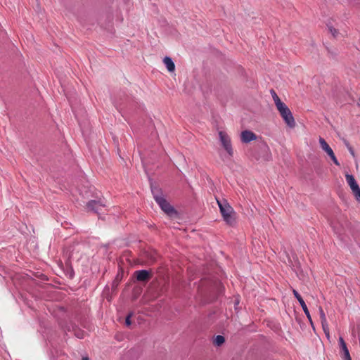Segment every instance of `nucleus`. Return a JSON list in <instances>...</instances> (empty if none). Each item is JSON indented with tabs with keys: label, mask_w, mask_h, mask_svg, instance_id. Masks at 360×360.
I'll return each mask as SVG.
<instances>
[{
	"label": "nucleus",
	"mask_w": 360,
	"mask_h": 360,
	"mask_svg": "<svg viewBox=\"0 0 360 360\" xmlns=\"http://www.w3.org/2000/svg\"><path fill=\"white\" fill-rule=\"evenodd\" d=\"M150 188L155 200L161 207L162 211H164V212H165L169 217L176 215V212L165 199L162 189L158 188V186H155L154 184H151Z\"/></svg>",
	"instance_id": "1"
},
{
	"label": "nucleus",
	"mask_w": 360,
	"mask_h": 360,
	"mask_svg": "<svg viewBox=\"0 0 360 360\" xmlns=\"http://www.w3.org/2000/svg\"><path fill=\"white\" fill-rule=\"evenodd\" d=\"M217 201L224 220L228 224L232 225L234 223V218L233 217V208L229 205L226 200H217Z\"/></svg>",
	"instance_id": "2"
},
{
	"label": "nucleus",
	"mask_w": 360,
	"mask_h": 360,
	"mask_svg": "<svg viewBox=\"0 0 360 360\" xmlns=\"http://www.w3.org/2000/svg\"><path fill=\"white\" fill-rule=\"evenodd\" d=\"M281 117L290 128L295 127V121L289 108L283 103L276 107Z\"/></svg>",
	"instance_id": "3"
},
{
	"label": "nucleus",
	"mask_w": 360,
	"mask_h": 360,
	"mask_svg": "<svg viewBox=\"0 0 360 360\" xmlns=\"http://www.w3.org/2000/svg\"><path fill=\"white\" fill-rule=\"evenodd\" d=\"M219 136L221 144L228 153L229 158L232 157L233 155V150L231 145V138L225 131H219Z\"/></svg>",
	"instance_id": "4"
},
{
	"label": "nucleus",
	"mask_w": 360,
	"mask_h": 360,
	"mask_svg": "<svg viewBox=\"0 0 360 360\" xmlns=\"http://www.w3.org/2000/svg\"><path fill=\"white\" fill-rule=\"evenodd\" d=\"M105 205L101 201L90 200L86 204L87 211H91L100 214L104 210Z\"/></svg>",
	"instance_id": "5"
},
{
	"label": "nucleus",
	"mask_w": 360,
	"mask_h": 360,
	"mask_svg": "<svg viewBox=\"0 0 360 360\" xmlns=\"http://www.w3.org/2000/svg\"><path fill=\"white\" fill-rule=\"evenodd\" d=\"M138 281L147 282L153 276L152 272L147 270H139L134 272Z\"/></svg>",
	"instance_id": "6"
},
{
	"label": "nucleus",
	"mask_w": 360,
	"mask_h": 360,
	"mask_svg": "<svg viewBox=\"0 0 360 360\" xmlns=\"http://www.w3.org/2000/svg\"><path fill=\"white\" fill-rule=\"evenodd\" d=\"M292 293L295 295V297L297 298L298 302H300V305H301V307H302V308L305 315L307 316V319L311 322V323H312V320H311V318L309 309H308V308H307V307L304 300L302 299L301 295L298 293V292L296 290L293 289L292 290Z\"/></svg>",
	"instance_id": "7"
},
{
	"label": "nucleus",
	"mask_w": 360,
	"mask_h": 360,
	"mask_svg": "<svg viewBox=\"0 0 360 360\" xmlns=\"http://www.w3.org/2000/svg\"><path fill=\"white\" fill-rule=\"evenodd\" d=\"M257 139V136L255 133L249 130H245L241 132L240 139L243 143H249Z\"/></svg>",
	"instance_id": "8"
},
{
	"label": "nucleus",
	"mask_w": 360,
	"mask_h": 360,
	"mask_svg": "<svg viewBox=\"0 0 360 360\" xmlns=\"http://www.w3.org/2000/svg\"><path fill=\"white\" fill-rule=\"evenodd\" d=\"M348 183L356 200L360 202V187L357 181H348Z\"/></svg>",
	"instance_id": "9"
},
{
	"label": "nucleus",
	"mask_w": 360,
	"mask_h": 360,
	"mask_svg": "<svg viewBox=\"0 0 360 360\" xmlns=\"http://www.w3.org/2000/svg\"><path fill=\"white\" fill-rule=\"evenodd\" d=\"M339 344L342 351L343 352L342 358L345 360H352L347 345L342 337L339 338Z\"/></svg>",
	"instance_id": "10"
},
{
	"label": "nucleus",
	"mask_w": 360,
	"mask_h": 360,
	"mask_svg": "<svg viewBox=\"0 0 360 360\" xmlns=\"http://www.w3.org/2000/svg\"><path fill=\"white\" fill-rule=\"evenodd\" d=\"M321 148L323 150H324L328 156L333 155L334 153L332 148L329 146V145L327 143V142L325 141V139L322 137H319V139Z\"/></svg>",
	"instance_id": "11"
},
{
	"label": "nucleus",
	"mask_w": 360,
	"mask_h": 360,
	"mask_svg": "<svg viewBox=\"0 0 360 360\" xmlns=\"http://www.w3.org/2000/svg\"><path fill=\"white\" fill-rule=\"evenodd\" d=\"M163 63L169 72H172L175 70V65L170 57L166 56L163 59Z\"/></svg>",
	"instance_id": "12"
},
{
	"label": "nucleus",
	"mask_w": 360,
	"mask_h": 360,
	"mask_svg": "<svg viewBox=\"0 0 360 360\" xmlns=\"http://www.w3.org/2000/svg\"><path fill=\"white\" fill-rule=\"evenodd\" d=\"M270 92L272 96L276 107H278V105H280L282 103H283V102L281 101V100L280 99V98L278 97V96L276 94V91L274 89H271Z\"/></svg>",
	"instance_id": "13"
},
{
	"label": "nucleus",
	"mask_w": 360,
	"mask_h": 360,
	"mask_svg": "<svg viewBox=\"0 0 360 360\" xmlns=\"http://www.w3.org/2000/svg\"><path fill=\"white\" fill-rule=\"evenodd\" d=\"M225 342V338L222 335H217L214 339L213 343L216 346H221Z\"/></svg>",
	"instance_id": "14"
},
{
	"label": "nucleus",
	"mask_w": 360,
	"mask_h": 360,
	"mask_svg": "<svg viewBox=\"0 0 360 360\" xmlns=\"http://www.w3.org/2000/svg\"><path fill=\"white\" fill-rule=\"evenodd\" d=\"M319 312H320V319L321 322H324L326 319V314L321 307L319 308Z\"/></svg>",
	"instance_id": "15"
},
{
	"label": "nucleus",
	"mask_w": 360,
	"mask_h": 360,
	"mask_svg": "<svg viewBox=\"0 0 360 360\" xmlns=\"http://www.w3.org/2000/svg\"><path fill=\"white\" fill-rule=\"evenodd\" d=\"M132 315V313H129L126 317L125 323L127 326H129L131 324V317Z\"/></svg>",
	"instance_id": "16"
},
{
	"label": "nucleus",
	"mask_w": 360,
	"mask_h": 360,
	"mask_svg": "<svg viewBox=\"0 0 360 360\" xmlns=\"http://www.w3.org/2000/svg\"><path fill=\"white\" fill-rule=\"evenodd\" d=\"M322 325V328L323 330V332H327V330H329L328 324L327 320H325L324 322H321Z\"/></svg>",
	"instance_id": "17"
},
{
	"label": "nucleus",
	"mask_w": 360,
	"mask_h": 360,
	"mask_svg": "<svg viewBox=\"0 0 360 360\" xmlns=\"http://www.w3.org/2000/svg\"><path fill=\"white\" fill-rule=\"evenodd\" d=\"M329 31L333 34V37H336L338 34V32L336 29L333 27H329Z\"/></svg>",
	"instance_id": "18"
},
{
	"label": "nucleus",
	"mask_w": 360,
	"mask_h": 360,
	"mask_svg": "<svg viewBox=\"0 0 360 360\" xmlns=\"http://www.w3.org/2000/svg\"><path fill=\"white\" fill-rule=\"evenodd\" d=\"M330 158V159L332 160V161L336 165H340V163L338 161L335 155V153H333V155H330L329 156Z\"/></svg>",
	"instance_id": "19"
},
{
	"label": "nucleus",
	"mask_w": 360,
	"mask_h": 360,
	"mask_svg": "<svg viewBox=\"0 0 360 360\" xmlns=\"http://www.w3.org/2000/svg\"><path fill=\"white\" fill-rule=\"evenodd\" d=\"M346 146H347V148H348V150H349V151L350 154H351L353 157H354V156H355V153H354V150H353L352 147V146H351L348 143H346Z\"/></svg>",
	"instance_id": "20"
},
{
	"label": "nucleus",
	"mask_w": 360,
	"mask_h": 360,
	"mask_svg": "<svg viewBox=\"0 0 360 360\" xmlns=\"http://www.w3.org/2000/svg\"><path fill=\"white\" fill-rule=\"evenodd\" d=\"M346 179H347V180H355L354 176L352 175H350V174H347L346 175Z\"/></svg>",
	"instance_id": "21"
},
{
	"label": "nucleus",
	"mask_w": 360,
	"mask_h": 360,
	"mask_svg": "<svg viewBox=\"0 0 360 360\" xmlns=\"http://www.w3.org/2000/svg\"><path fill=\"white\" fill-rule=\"evenodd\" d=\"M77 337L79 338H83L82 333H79L76 334Z\"/></svg>",
	"instance_id": "22"
},
{
	"label": "nucleus",
	"mask_w": 360,
	"mask_h": 360,
	"mask_svg": "<svg viewBox=\"0 0 360 360\" xmlns=\"http://www.w3.org/2000/svg\"><path fill=\"white\" fill-rule=\"evenodd\" d=\"M324 333L326 334V337L329 339V338H330L329 330H327V332H324Z\"/></svg>",
	"instance_id": "23"
},
{
	"label": "nucleus",
	"mask_w": 360,
	"mask_h": 360,
	"mask_svg": "<svg viewBox=\"0 0 360 360\" xmlns=\"http://www.w3.org/2000/svg\"><path fill=\"white\" fill-rule=\"evenodd\" d=\"M82 360H89L88 357H83Z\"/></svg>",
	"instance_id": "24"
},
{
	"label": "nucleus",
	"mask_w": 360,
	"mask_h": 360,
	"mask_svg": "<svg viewBox=\"0 0 360 360\" xmlns=\"http://www.w3.org/2000/svg\"><path fill=\"white\" fill-rule=\"evenodd\" d=\"M357 105H358L359 106H360V98H359V100H358Z\"/></svg>",
	"instance_id": "25"
}]
</instances>
